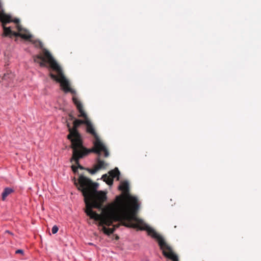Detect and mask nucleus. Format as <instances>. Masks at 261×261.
Wrapping results in <instances>:
<instances>
[{
    "label": "nucleus",
    "mask_w": 261,
    "mask_h": 261,
    "mask_svg": "<svg viewBox=\"0 0 261 261\" xmlns=\"http://www.w3.org/2000/svg\"><path fill=\"white\" fill-rule=\"evenodd\" d=\"M73 180L84 196L85 213L91 219L99 221V226H101V230L104 233L108 236L112 234L121 224L145 230L148 235L157 240L165 257L172 261H179L177 255L164 239L137 217L140 203L137 197L129 194V184L127 181H121L119 187L123 193L117 196L113 202L103 207L107 199V194L103 191H97L98 184L83 175L79 176L77 180L75 177Z\"/></svg>",
    "instance_id": "f257e3e1"
},
{
    "label": "nucleus",
    "mask_w": 261,
    "mask_h": 261,
    "mask_svg": "<svg viewBox=\"0 0 261 261\" xmlns=\"http://www.w3.org/2000/svg\"><path fill=\"white\" fill-rule=\"evenodd\" d=\"M33 59L34 62L39 63L41 67H49L50 69L55 72L57 74L50 72L49 76L51 79L60 84L62 89L64 92H70L74 95L72 97V100L80 113L78 116L84 118V120L75 119L73 121V126L72 128L70 127L69 123L67 124L69 132L67 138L71 141V146H79V145H83L81 135L78 132L77 128L81 124H85L88 118L83 109L82 103L75 95L76 94L75 90L70 87L69 82L65 77L62 68L54 58L50 52L46 49H43L41 53L34 56Z\"/></svg>",
    "instance_id": "f03ea898"
},
{
    "label": "nucleus",
    "mask_w": 261,
    "mask_h": 261,
    "mask_svg": "<svg viewBox=\"0 0 261 261\" xmlns=\"http://www.w3.org/2000/svg\"><path fill=\"white\" fill-rule=\"evenodd\" d=\"M0 21L3 29V37H20L27 40L32 38L29 31L20 25L18 19H13L10 15L0 13Z\"/></svg>",
    "instance_id": "7ed1b4c3"
},
{
    "label": "nucleus",
    "mask_w": 261,
    "mask_h": 261,
    "mask_svg": "<svg viewBox=\"0 0 261 261\" xmlns=\"http://www.w3.org/2000/svg\"><path fill=\"white\" fill-rule=\"evenodd\" d=\"M87 126V131L88 133L92 135L94 138V148L92 149V151L96 153L100 154L101 151H104V156L108 157L109 155V153L105 145L99 139L98 135H97L95 130L92 125L90 121L88 119L87 122L85 124Z\"/></svg>",
    "instance_id": "20e7f679"
},
{
    "label": "nucleus",
    "mask_w": 261,
    "mask_h": 261,
    "mask_svg": "<svg viewBox=\"0 0 261 261\" xmlns=\"http://www.w3.org/2000/svg\"><path fill=\"white\" fill-rule=\"evenodd\" d=\"M71 148L73 150L72 156L70 159V162L73 161L75 162L77 166L72 165L71 166L72 170L74 173L77 172V169H83L84 167L81 166L79 163V160L87 155L89 152H92V150H88L85 148L83 145L79 146H71Z\"/></svg>",
    "instance_id": "39448f33"
},
{
    "label": "nucleus",
    "mask_w": 261,
    "mask_h": 261,
    "mask_svg": "<svg viewBox=\"0 0 261 261\" xmlns=\"http://www.w3.org/2000/svg\"><path fill=\"white\" fill-rule=\"evenodd\" d=\"M102 152L101 151L100 152ZM104 152V151H103ZM98 156L97 159V165L95 166L99 170L100 169H105L106 168L107 166V164H106L105 161L100 159V155H101V153L100 154H97Z\"/></svg>",
    "instance_id": "423d86ee"
},
{
    "label": "nucleus",
    "mask_w": 261,
    "mask_h": 261,
    "mask_svg": "<svg viewBox=\"0 0 261 261\" xmlns=\"http://www.w3.org/2000/svg\"><path fill=\"white\" fill-rule=\"evenodd\" d=\"M109 173L110 175L112 177L113 179L115 177H117V180L119 179L120 173L117 168H115L114 170H111Z\"/></svg>",
    "instance_id": "0eeeda50"
},
{
    "label": "nucleus",
    "mask_w": 261,
    "mask_h": 261,
    "mask_svg": "<svg viewBox=\"0 0 261 261\" xmlns=\"http://www.w3.org/2000/svg\"><path fill=\"white\" fill-rule=\"evenodd\" d=\"M14 190L10 188H6L4 189L3 192L2 193V200L4 201L6 197L13 193Z\"/></svg>",
    "instance_id": "6e6552de"
},
{
    "label": "nucleus",
    "mask_w": 261,
    "mask_h": 261,
    "mask_svg": "<svg viewBox=\"0 0 261 261\" xmlns=\"http://www.w3.org/2000/svg\"><path fill=\"white\" fill-rule=\"evenodd\" d=\"M102 178L103 181L109 185H111L113 183V179L110 175H108L107 174H103L102 176Z\"/></svg>",
    "instance_id": "1a4fd4ad"
},
{
    "label": "nucleus",
    "mask_w": 261,
    "mask_h": 261,
    "mask_svg": "<svg viewBox=\"0 0 261 261\" xmlns=\"http://www.w3.org/2000/svg\"><path fill=\"white\" fill-rule=\"evenodd\" d=\"M14 77V74L10 71H7L6 73H4L3 79L4 80H11Z\"/></svg>",
    "instance_id": "9d476101"
},
{
    "label": "nucleus",
    "mask_w": 261,
    "mask_h": 261,
    "mask_svg": "<svg viewBox=\"0 0 261 261\" xmlns=\"http://www.w3.org/2000/svg\"><path fill=\"white\" fill-rule=\"evenodd\" d=\"M33 43L35 45L36 47H42V43L40 41H35Z\"/></svg>",
    "instance_id": "9b49d317"
},
{
    "label": "nucleus",
    "mask_w": 261,
    "mask_h": 261,
    "mask_svg": "<svg viewBox=\"0 0 261 261\" xmlns=\"http://www.w3.org/2000/svg\"><path fill=\"white\" fill-rule=\"evenodd\" d=\"M99 169L95 166L94 168L93 169H88V171L90 173L92 174H95Z\"/></svg>",
    "instance_id": "f8f14e48"
},
{
    "label": "nucleus",
    "mask_w": 261,
    "mask_h": 261,
    "mask_svg": "<svg viewBox=\"0 0 261 261\" xmlns=\"http://www.w3.org/2000/svg\"><path fill=\"white\" fill-rule=\"evenodd\" d=\"M58 227L56 225H55L52 228L51 232L53 234H55L58 232Z\"/></svg>",
    "instance_id": "ddd939ff"
},
{
    "label": "nucleus",
    "mask_w": 261,
    "mask_h": 261,
    "mask_svg": "<svg viewBox=\"0 0 261 261\" xmlns=\"http://www.w3.org/2000/svg\"><path fill=\"white\" fill-rule=\"evenodd\" d=\"M15 253L16 254H18V253L22 254L23 253V251L22 250H21V249H18V250L16 251Z\"/></svg>",
    "instance_id": "4468645a"
},
{
    "label": "nucleus",
    "mask_w": 261,
    "mask_h": 261,
    "mask_svg": "<svg viewBox=\"0 0 261 261\" xmlns=\"http://www.w3.org/2000/svg\"><path fill=\"white\" fill-rule=\"evenodd\" d=\"M69 117H70V119H71V120H72V119H73L74 118V117L72 116V114H69Z\"/></svg>",
    "instance_id": "2eb2a0df"
},
{
    "label": "nucleus",
    "mask_w": 261,
    "mask_h": 261,
    "mask_svg": "<svg viewBox=\"0 0 261 261\" xmlns=\"http://www.w3.org/2000/svg\"><path fill=\"white\" fill-rule=\"evenodd\" d=\"M6 233H8L9 234H12V233L11 232H10L9 230H6L5 231Z\"/></svg>",
    "instance_id": "dca6fc26"
}]
</instances>
